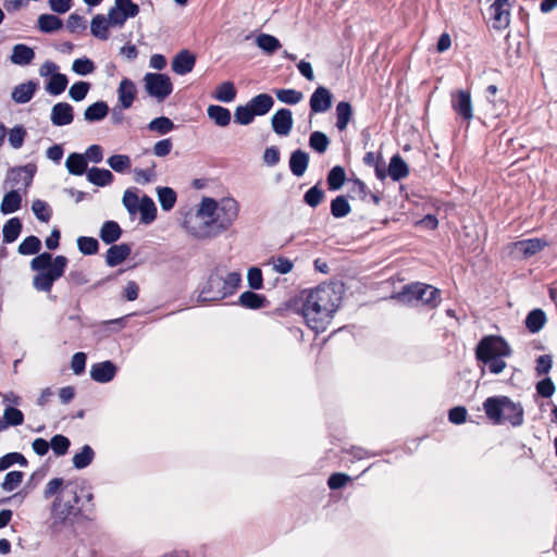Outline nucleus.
Listing matches in <instances>:
<instances>
[{
	"mask_svg": "<svg viewBox=\"0 0 557 557\" xmlns=\"http://www.w3.org/2000/svg\"><path fill=\"white\" fill-rule=\"evenodd\" d=\"M342 301V285L324 283L301 294V314L306 324L322 333L331 323Z\"/></svg>",
	"mask_w": 557,
	"mask_h": 557,
	"instance_id": "nucleus-1",
	"label": "nucleus"
},
{
	"mask_svg": "<svg viewBox=\"0 0 557 557\" xmlns=\"http://www.w3.org/2000/svg\"><path fill=\"white\" fill-rule=\"evenodd\" d=\"M239 272H228L224 267H215L201 285L198 301L202 304L220 301L236 293L240 286Z\"/></svg>",
	"mask_w": 557,
	"mask_h": 557,
	"instance_id": "nucleus-2",
	"label": "nucleus"
},
{
	"mask_svg": "<svg viewBox=\"0 0 557 557\" xmlns=\"http://www.w3.org/2000/svg\"><path fill=\"white\" fill-rule=\"evenodd\" d=\"M79 497L77 486L73 483L64 485L62 494L57 496L51 506V530L57 533L65 527H72L82 513L77 507Z\"/></svg>",
	"mask_w": 557,
	"mask_h": 557,
	"instance_id": "nucleus-3",
	"label": "nucleus"
},
{
	"mask_svg": "<svg viewBox=\"0 0 557 557\" xmlns=\"http://www.w3.org/2000/svg\"><path fill=\"white\" fill-rule=\"evenodd\" d=\"M239 214V205L232 197H224L219 201L215 216L205 222L206 230L199 234L200 238L215 237L227 231Z\"/></svg>",
	"mask_w": 557,
	"mask_h": 557,
	"instance_id": "nucleus-4",
	"label": "nucleus"
},
{
	"mask_svg": "<svg viewBox=\"0 0 557 557\" xmlns=\"http://www.w3.org/2000/svg\"><path fill=\"white\" fill-rule=\"evenodd\" d=\"M441 290L423 283H411L405 285L394 298L403 304H412L421 301L422 304L435 308L440 304Z\"/></svg>",
	"mask_w": 557,
	"mask_h": 557,
	"instance_id": "nucleus-5",
	"label": "nucleus"
},
{
	"mask_svg": "<svg viewBox=\"0 0 557 557\" xmlns=\"http://www.w3.org/2000/svg\"><path fill=\"white\" fill-rule=\"evenodd\" d=\"M509 356H511V348L502 336H484L475 347V358L479 362H488L497 357Z\"/></svg>",
	"mask_w": 557,
	"mask_h": 557,
	"instance_id": "nucleus-6",
	"label": "nucleus"
},
{
	"mask_svg": "<svg viewBox=\"0 0 557 557\" xmlns=\"http://www.w3.org/2000/svg\"><path fill=\"white\" fill-rule=\"evenodd\" d=\"M67 258L64 256L54 257L53 264L47 271L38 272L33 277V287L38 292L49 293L55 281L64 275L67 267Z\"/></svg>",
	"mask_w": 557,
	"mask_h": 557,
	"instance_id": "nucleus-7",
	"label": "nucleus"
},
{
	"mask_svg": "<svg viewBox=\"0 0 557 557\" xmlns=\"http://www.w3.org/2000/svg\"><path fill=\"white\" fill-rule=\"evenodd\" d=\"M144 85L146 92L158 102H163L173 91L170 76L163 73H146Z\"/></svg>",
	"mask_w": 557,
	"mask_h": 557,
	"instance_id": "nucleus-8",
	"label": "nucleus"
},
{
	"mask_svg": "<svg viewBox=\"0 0 557 557\" xmlns=\"http://www.w3.org/2000/svg\"><path fill=\"white\" fill-rule=\"evenodd\" d=\"M36 171L37 166L33 163H28L22 166H14L8 171L5 184L16 186L23 182L24 187L27 188L32 185Z\"/></svg>",
	"mask_w": 557,
	"mask_h": 557,
	"instance_id": "nucleus-9",
	"label": "nucleus"
},
{
	"mask_svg": "<svg viewBox=\"0 0 557 557\" xmlns=\"http://www.w3.org/2000/svg\"><path fill=\"white\" fill-rule=\"evenodd\" d=\"M451 108L463 121L470 122L473 117V108L470 92L468 90H458L453 92Z\"/></svg>",
	"mask_w": 557,
	"mask_h": 557,
	"instance_id": "nucleus-10",
	"label": "nucleus"
},
{
	"mask_svg": "<svg viewBox=\"0 0 557 557\" xmlns=\"http://www.w3.org/2000/svg\"><path fill=\"white\" fill-rule=\"evenodd\" d=\"M333 95L324 86H319L310 96L309 106L313 114L324 113L332 107Z\"/></svg>",
	"mask_w": 557,
	"mask_h": 557,
	"instance_id": "nucleus-11",
	"label": "nucleus"
},
{
	"mask_svg": "<svg viewBox=\"0 0 557 557\" xmlns=\"http://www.w3.org/2000/svg\"><path fill=\"white\" fill-rule=\"evenodd\" d=\"M293 113L287 108L278 109L271 119L273 132L278 136H287L293 128Z\"/></svg>",
	"mask_w": 557,
	"mask_h": 557,
	"instance_id": "nucleus-12",
	"label": "nucleus"
},
{
	"mask_svg": "<svg viewBox=\"0 0 557 557\" xmlns=\"http://www.w3.org/2000/svg\"><path fill=\"white\" fill-rule=\"evenodd\" d=\"M116 372V366L112 361L106 360L91 366L90 377L98 383H109L114 379Z\"/></svg>",
	"mask_w": 557,
	"mask_h": 557,
	"instance_id": "nucleus-13",
	"label": "nucleus"
},
{
	"mask_svg": "<svg viewBox=\"0 0 557 557\" xmlns=\"http://www.w3.org/2000/svg\"><path fill=\"white\" fill-rule=\"evenodd\" d=\"M51 123L54 126H65L74 120V109L69 102H58L51 109Z\"/></svg>",
	"mask_w": 557,
	"mask_h": 557,
	"instance_id": "nucleus-14",
	"label": "nucleus"
},
{
	"mask_svg": "<svg viewBox=\"0 0 557 557\" xmlns=\"http://www.w3.org/2000/svg\"><path fill=\"white\" fill-rule=\"evenodd\" d=\"M132 253V246L127 243L119 245L112 244L106 253V263L108 267L113 268L125 261Z\"/></svg>",
	"mask_w": 557,
	"mask_h": 557,
	"instance_id": "nucleus-15",
	"label": "nucleus"
},
{
	"mask_svg": "<svg viewBox=\"0 0 557 557\" xmlns=\"http://www.w3.org/2000/svg\"><path fill=\"white\" fill-rule=\"evenodd\" d=\"M195 63V55L190 51L184 49L173 58L172 71L177 75H186L193 71Z\"/></svg>",
	"mask_w": 557,
	"mask_h": 557,
	"instance_id": "nucleus-16",
	"label": "nucleus"
},
{
	"mask_svg": "<svg viewBox=\"0 0 557 557\" xmlns=\"http://www.w3.org/2000/svg\"><path fill=\"white\" fill-rule=\"evenodd\" d=\"M505 397L506 396H492L486 398L483 403L485 414L494 424H502Z\"/></svg>",
	"mask_w": 557,
	"mask_h": 557,
	"instance_id": "nucleus-17",
	"label": "nucleus"
},
{
	"mask_svg": "<svg viewBox=\"0 0 557 557\" xmlns=\"http://www.w3.org/2000/svg\"><path fill=\"white\" fill-rule=\"evenodd\" d=\"M508 422L513 426L521 425L523 422V409L520 404L513 403L509 397H505L503 407L502 423Z\"/></svg>",
	"mask_w": 557,
	"mask_h": 557,
	"instance_id": "nucleus-18",
	"label": "nucleus"
},
{
	"mask_svg": "<svg viewBox=\"0 0 557 557\" xmlns=\"http://www.w3.org/2000/svg\"><path fill=\"white\" fill-rule=\"evenodd\" d=\"M137 89L135 83L129 78H123L117 88V99L122 109H129L136 98Z\"/></svg>",
	"mask_w": 557,
	"mask_h": 557,
	"instance_id": "nucleus-19",
	"label": "nucleus"
},
{
	"mask_svg": "<svg viewBox=\"0 0 557 557\" xmlns=\"http://www.w3.org/2000/svg\"><path fill=\"white\" fill-rule=\"evenodd\" d=\"M37 88V82L28 81L15 86L12 90L11 97L16 103L24 104L33 99Z\"/></svg>",
	"mask_w": 557,
	"mask_h": 557,
	"instance_id": "nucleus-20",
	"label": "nucleus"
},
{
	"mask_svg": "<svg viewBox=\"0 0 557 557\" xmlns=\"http://www.w3.org/2000/svg\"><path fill=\"white\" fill-rule=\"evenodd\" d=\"M247 103L256 116H263L273 108L274 99L269 94H259L252 97Z\"/></svg>",
	"mask_w": 557,
	"mask_h": 557,
	"instance_id": "nucleus-21",
	"label": "nucleus"
},
{
	"mask_svg": "<svg viewBox=\"0 0 557 557\" xmlns=\"http://www.w3.org/2000/svg\"><path fill=\"white\" fill-rule=\"evenodd\" d=\"M35 59V51L33 48L24 44H16L12 49L10 60L15 65H28Z\"/></svg>",
	"mask_w": 557,
	"mask_h": 557,
	"instance_id": "nucleus-22",
	"label": "nucleus"
},
{
	"mask_svg": "<svg viewBox=\"0 0 557 557\" xmlns=\"http://www.w3.org/2000/svg\"><path fill=\"white\" fill-rule=\"evenodd\" d=\"M308 164L309 154L306 151L297 149L292 152L289 158V170L295 176H302L308 169Z\"/></svg>",
	"mask_w": 557,
	"mask_h": 557,
	"instance_id": "nucleus-23",
	"label": "nucleus"
},
{
	"mask_svg": "<svg viewBox=\"0 0 557 557\" xmlns=\"http://www.w3.org/2000/svg\"><path fill=\"white\" fill-rule=\"evenodd\" d=\"M87 180L95 186L104 187L113 183L114 176L108 169L92 166L87 171Z\"/></svg>",
	"mask_w": 557,
	"mask_h": 557,
	"instance_id": "nucleus-24",
	"label": "nucleus"
},
{
	"mask_svg": "<svg viewBox=\"0 0 557 557\" xmlns=\"http://www.w3.org/2000/svg\"><path fill=\"white\" fill-rule=\"evenodd\" d=\"M122 233L120 224L110 220L102 224L99 236L104 244L112 245L121 238Z\"/></svg>",
	"mask_w": 557,
	"mask_h": 557,
	"instance_id": "nucleus-25",
	"label": "nucleus"
},
{
	"mask_svg": "<svg viewBox=\"0 0 557 557\" xmlns=\"http://www.w3.org/2000/svg\"><path fill=\"white\" fill-rule=\"evenodd\" d=\"M387 173L394 182H398L409 175V168L399 154H395L389 160Z\"/></svg>",
	"mask_w": 557,
	"mask_h": 557,
	"instance_id": "nucleus-26",
	"label": "nucleus"
},
{
	"mask_svg": "<svg viewBox=\"0 0 557 557\" xmlns=\"http://www.w3.org/2000/svg\"><path fill=\"white\" fill-rule=\"evenodd\" d=\"M110 109L106 101L99 100L88 106L84 111V119L89 123L102 121L109 113Z\"/></svg>",
	"mask_w": 557,
	"mask_h": 557,
	"instance_id": "nucleus-27",
	"label": "nucleus"
},
{
	"mask_svg": "<svg viewBox=\"0 0 557 557\" xmlns=\"http://www.w3.org/2000/svg\"><path fill=\"white\" fill-rule=\"evenodd\" d=\"M66 170L72 175L81 176L83 175L87 170L88 162L87 159L83 153L78 152H72L67 156V159L65 161Z\"/></svg>",
	"mask_w": 557,
	"mask_h": 557,
	"instance_id": "nucleus-28",
	"label": "nucleus"
},
{
	"mask_svg": "<svg viewBox=\"0 0 557 557\" xmlns=\"http://www.w3.org/2000/svg\"><path fill=\"white\" fill-rule=\"evenodd\" d=\"M237 304L244 308L256 310L264 308L268 304V300L263 295L257 294L252 290H246L240 294Z\"/></svg>",
	"mask_w": 557,
	"mask_h": 557,
	"instance_id": "nucleus-29",
	"label": "nucleus"
},
{
	"mask_svg": "<svg viewBox=\"0 0 557 557\" xmlns=\"http://www.w3.org/2000/svg\"><path fill=\"white\" fill-rule=\"evenodd\" d=\"M138 211L140 212V221L144 224H151L157 218V207L152 198L147 195L140 198Z\"/></svg>",
	"mask_w": 557,
	"mask_h": 557,
	"instance_id": "nucleus-30",
	"label": "nucleus"
},
{
	"mask_svg": "<svg viewBox=\"0 0 557 557\" xmlns=\"http://www.w3.org/2000/svg\"><path fill=\"white\" fill-rule=\"evenodd\" d=\"M24 422V413L12 406H8L3 411V420H0V432L9 426H18Z\"/></svg>",
	"mask_w": 557,
	"mask_h": 557,
	"instance_id": "nucleus-31",
	"label": "nucleus"
},
{
	"mask_svg": "<svg viewBox=\"0 0 557 557\" xmlns=\"http://www.w3.org/2000/svg\"><path fill=\"white\" fill-rule=\"evenodd\" d=\"M37 26L41 33L52 34L63 27V22L54 14H41L38 17Z\"/></svg>",
	"mask_w": 557,
	"mask_h": 557,
	"instance_id": "nucleus-32",
	"label": "nucleus"
},
{
	"mask_svg": "<svg viewBox=\"0 0 557 557\" xmlns=\"http://www.w3.org/2000/svg\"><path fill=\"white\" fill-rule=\"evenodd\" d=\"M209 119L220 127H225L231 123V111L222 106L211 104L207 109Z\"/></svg>",
	"mask_w": 557,
	"mask_h": 557,
	"instance_id": "nucleus-33",
	"label": "nucleus"
},
{
	"mask_svg": "<svg viewBox=\"0 0 557 557\" xmlns=\"http://www.w3.org/2000/svg\"><path fill=\"white\" fill-rule=\"evenodd\" d=\"M21 205L22 196L17 190L12 189L4 195L2 202L0 205V211L3 214L14 213L21 209Z\"/></svg>",
	"mask_w": 557,
	"mask_h": 557,
	"instance_id": "nucleus-34",
	"label": "nucleus"
},
{
	"mask_svg": "<svg viewBox=\"0 0 557 557\" xmlns=\"http://www.w3.org/2000/svg\"><path fill=\"white\" fill-rule=\"evenodd\" d=\"M490 10L492 11L493 27L495 29H503L509 25L510 14L506 5L492 4Z\"/></svg>",
	"mask_w": 557,
	"mask_h": 557,
	"instance_id": "nucleus-35",
	"label": "nucleus"
},
{
	"mask_svg": "<svg viewBox=\"0 0 557 557\" xmlns=\"http://www.w3.org/2000/svg\"><path fill=\"white\" fill-rule=\"evenodd\" d=\"M545 246L539 238H530L524 240H519L515 244V248L518 252H520L523 257L528 258L534 256L536 252L542 250Z\"/></svg>",
	"mask_w": 557,
	"mask_h": 557,
	"instance_id": "nucleus-36",
	"label": "nucleus"
},
{
	"mask_svg": "<svg viewBox=\"0 0 557 557\" xmlns=\"http://www.w3.org/2000/svg\"><path fill=\"white\" fill-rule=\"evenodd\" d=\"M23 225L18 218H11L9 219L2 228V235H3V243L11 244L15 242L21 232H22Z\"/></svg>",
	"mask_w": 557,
	"mask_h": 557,
	"instance_id": "nucleus-37",
	"label": "nucleus"
},
{
	"mask_svg": "<svg viewBox=\"0 0 557 557\" xmlns=\"http://www.w3.org/2000/svg\"><path fill=\"white\" fill-rule=\"evenodd\" d=\"M352 116V107L347 101H341L336 106V127L339 132L346 129Z\"/></svg>",
	"mask_w": 557,
	"mask_h": 557,
	"instance_id": "nucleus-38",
	"label": "nucleus"
},
{
	"mask_svg": "<svg viewBox=\"0 0 557 557\" xmlns=\"http://www.w3.org/2000/svg\"><path fill=\"white\" fill-rule=\"evenodd\" d=\"M109 26L107 18L103 14H96L90 23V33L94 37L100 40L109 39Z\"/></svg>",
	"mask_w": 557,
	"mask_h": 557,
	"instance_id": "nucleus-39",
	"label": "nucleus"
},
{
	"mask_svg": "<svg viewBox=\"0 0 557 557\" xmlns=\"http://www.w3.org/2000/svg\"><path fill=\"white\" fill-rule=\"evenodd\" d=\"M546 322V314L542 309L531 310L525 318V327L531 333H537Z\"/></svg>",
	"mask_w": 557,
	"mask_h": 557,
	"instance_id": "nucleus-40",
	"label": "nucleus"
},
{
	"mask_svg": "<svg viewBox=\"0 0 557 557\" xmlns=\"http://www.w3.org/2000/svg\"><path fill=\"white\" fill-rule=\"evenodd\" d=\"M346 181V173L343 166H333L326 176V183L330 190H338L342 188Z\"/></svg>",
	"mask_w": 557,
	"mask_h": 557,
	"instance_id": "nucleus-41",
	"label": "nucleus"
},
{
	"mask_svg": "<svg viewBox=\"0 0 557 557\" xmlns=\"http://www.w3.org/2000/svg\"><path fill=\"white\" fill-rule=\"evenodd\" d=\"M257 46L267 54H273L282 45L280 40L270 34H260L256 38Z\"/></svg>",
	"mask_w": 557,
	"mask_h": 557,
	"instance_id": "nucleus-42",
	"label": "nucleus"
},
{
	"mask_svg": "<svg viewBox=\"0 0 557 557\" xmlns=\"http://www.w3.org/2000/svg\"><path fill=\"white\" fill-rule=\"evenodd\" d=\"M176 125L173 123V121L168 116H159L153 120H151L147 128L150 132L158 133L159 135H166L173 129H175Z\"/></svg>",
	"mask_w": 557,
	"mask_h": 557,
	"instance_id": "nucleus-43",
	"label": "nucleus"
},
{
	"mask_svg": "<svg viewBox=\"0 0 557 557\" xmlns=\"http://www.w3.org/2000/svg\"><path fill=\"white\" fill-rule=\"evenodd\" d=\"M157 194L162 210L170 211L174 208L177 200V195L173 188L158 187Z\"/></svg>",
	"mask_w": 557,
	"mask_h": 557,
	"instance_id": "nucleus-44",
	"label": "nucleus"
},
{
	"mask_svg": "<svg viewBox=\"0 0 557 557\" xmlns=\"http://www.w3.org/2000/svg\"><path fill=\"white\" fill-rule=\"evenodd\" d=\"M331 214L335 218V219H342V218H345L346 215H348L351 211V207L347 200V198L343 195H339V196H336L332 201H331Z\"/></svg>",
	"mask_w": 557,
	"mask_h": 557,
	"instance_id": "nucleus-45",
	"label": "nucleus"
},
{
	"mask_svg": "<svg viewBox=\"0 0 557 557\" xmlns=\"http://www.w3.org/2000/svg\"><path fill=\"white\" fill-rule=\"evenodd\" d=\"M236 97V88L234 83L231 81H226L221 83L214 92V98L221 102L230 103Z\"/></svg>",
	"mask_w": 557,
	"mask_h": 557,
	"instance_id": "nucleus-46",
	"label": "nucleus"
},
{
	"mask_svg": "<svg viewBox=\"0 0 557 557\" xmlns=\"http://www.w3.org/2000/svg\"><path fill=\"white\" fill-rule=\"evenodd\" d=\"M95 458V451L89 445H84L82 450L73 456V466L75 469H85Z\"/></svg>",
	"mask_w": 557,
	"mask_h": 557,
	"instance_id": "nucleus-47",
	"label": "nucleus"
},
{
	"mask_svg": "<svg viewBox=\"0 0 557 557\" xmlns=\"http://www.w3.org/2000/svg\"><path fill=\"white\" fill-rule=\"evenodd\" d=\"M274 94L278 101L286 104H297L304 99V94L292 88L275 89Z\"/></svg>",
	"mask_w": 557,
	"mask_h": 557,
	"instance_id": "nucleus-48",
	"label": "nucleus"
},
{
	"mask_svg": "<svg viewBox=\"0 0 557 557\" xmlns=\"http://www.w3.org/2000/svg\"><path fill=\"white\" fill-rule=\"evenodd\" d=\"M69 84V79L65 74H54L50 77V81L46 85V90L53 96L62 94Z\"/></svg>",
	"mask_w": 557,
	"mask_h": 557,
	"instance_id": "nucleus-49",
	"label": "nucleus"
},
{
	"mask_svg": "<svg viewBox=\"0 0 557 557\" xmlns=\"http://www.w3.org/2000/svg\"><path fill=\"white\" fill-rule=\"evenodd\" d=\"M40 249V239L35 235H30L24 238V240L18 245L17 251L20 255L29 256L38 253Z\"/></svg>",
	"mask_w": 557,
	"mask_h": 557,
	"instance_id": "nucleus-50",
	"label": "nucleus"
},
{
	"mask_svg": "<svg viewBox=\"0 0 557 557\" xmlns=\"http://www.w3.org/2000/svg\"><path fill=\"white\" fill-rule=\"evenodd\" d=\"M330 145L329 137L320 131H314L309 137V147L318 153H324Z\"/></svg>",
	"mask_w": 557,
	"mask_h": 557,
	"instance_id": "nucleus-51",
	"label": "nucleus"
},
{
	"mask_svg": "<svg viewBox=\"0 0 557 557\" xmlns=\"http://www.w3.org/2000/svg\"><path fill=\"white\" fill-rule=\"evenodd\" d=\"M15 463L20 465L21 467H27L28 461L21 453H8L0 457V471H4Z\"/></svg>",
	"mask_w": 557,
	"mask_h": 557,
	"instance_id": "nucleus-52",
	"label": "nucleus"
},
{
	"mask_svg": "<svg viewBox=\"0 0 557 557\" xmlns=\"http://www.w3.org/2000/svg\"><path fill=\"white\" fill-rule=\"evenodd\" d=\"M325 198V191L314 185L310 187L304 195V202L311 208H317Z\"/></svg>",
	"mask_w": 557,
	"mask_h": 557,
	"instance_id": "nucleus-53",
	"label": "nucleus"
},
{
	"mask_svg": "<svg viewBox=\"0 0 557 557\" xmlns=\"http://www.w3.org/2000/svg\"><path fill=\"white\" fill-rule=\"evenodd\" d=\"M107 163L116 173H124L131 169V158L127 154H113L108 158Z\"/></svg>",
	"mask_w": 557,
	"mask_h": 557,
	"instance_id": "nucleus-54",
	"label": "nucleus"
},
{
	"mask_svg": "<svg viewBox=\"0 0 557 557\" xmlns=\"http://www.w3.org/2000/svg\"><path fill=\"white\" fill-rule=\"evenodd\" d=\"M77 247L83 255L92 256L99 250V242L95 237L79 236Z\"/></svg>",
	"mask_w": 557,
	"mask_h": 557,
	"instance_id": "nucleus-55",
	"label": "nucleus"
},
{
	"mask_svg": "<svg viewBox=\"0 0 557 557\" xmlns=\"http://www.w3.org/2000/svg\"><path fill=\"white\" fill-rule=\"evenodd\" d=\"M135 182L141 185L153 182L157 177L156 162L151 161L150 166L147 169H134Z\"/></svg>",
	"mask_w": 557,
	"mask_h": 557,
	"instance_id": "nucleus-56",
	"label": "nucleus"
},
{
	"mask_svg": "<svg viewBox=\"0 0 557 557\" xmlns=\"http://www.w3.org/2000/svg\"><path fill=\"white\" fill-rule=\"evenodd\" d=\"M53 260L50 252H41L30 261V269L37 272L47 271L53 264Z\"/></svg>",
	"mask_w": 557,
	"mask_h": 557,
	"instance_id": "nucleus-57",
	"label": "nucleus"
},
{
	"mask_svg": "<svg viewBox=\"0 0 557 557\" xmlns=\"http://www.w3.org/2000/svg\"><path fill=\"white\" fill-rule=\"evenodd\" d=\"M255 116L256 115L253 114L252 110L248 103H246L245 106H238L235 109L234 121L240 125H249L253 122Z\"/></svg>",
	"mask_w": 557,
	"mask_h": 557,
	"instance_id": "nucleus-58",
	"label": "nucleus"
},
{
	"mask_svg": "<svg viewBox=\"0 0 557 557\" xmlns=\"http://www.w3.org/2000/svg\"><path fill=\"white\" fill-rule=\"evenodd\" d=\"M96 66L94 61L84 57L74 60L72 71L77 75L86 76L95 71Z\"/></svg>",
	"mask_w": 557,
	"mask_h": 557,
	"instance_id": "nucleus-59",
	"label": "nucleus"
},
{
	"mask_svg": "<svg viewBox=\"0 0 557 557\" xmlns=\"http://www.w3.org/2000/svg\"><path fill=\"white\" fill-rule=\"evenodd\" d=\"M24 473L22 471H10L5 474L1 488L5 492L14 491L23 481Z\"/></svg>",
	"mask_w": 557,
	"mask_h": 557,
	"instance_id": "nucleus-60",
	"label": "nucleus"
},
{
	"mask_svg": "<svg viewBox=\"0 0 557 557\" xmlns=\"http://www.w3.org/2000/svg\"><path fill=\"white\" fill-rule=\"evenodd\" d=\"M89 89L90 84L88 82H76L71 86L69 90V96L72 100L79 102L86 98Z\"/></svg>",
	"mask_w": 557,
	"mask_h": 557,
	"instance_id": "nucleus-61",
	"label": "nucleus"
},
{
	"mask_svg": "<svg viewBox=\"0 0 557 557\" xmlns=\"http://www.w3.org/2000/svg\"><path fill=\"white\" fill-rule=\"evenodd\" d=\"M66 28L72 34L82 33L87 28V22L84 16L74 12L71 13L67 17Z\"/></svg>",
	"mask_w": 557,
	"mask_h": 557,
	"instance_id": "nucleus-62",
	"label": "nucleus"
},
{
	"mask_svg": "<svg viewBox=\"0 0 557 557\" xmlns=\"http://www.w3.org/2000/svg\"><path fill=\"white\" fill-rule=\"evenodd\" d=\"M32 210L36 218L41 222H48L51 218V209L49 205L44 200H34L32 203Z\"/></svg>",
	"mask_w": 557,
	"mask_h": 557,
	"instance_id": "nucleus-63",
	"label": "nucleus"
},
{
	"mask_svg": "<svg viewBox=\"0 0 557 557\" xmlns=\"http://www.w3.org/2000/svg\"><path fill=\"white\" fill-rule=\"evenodd\" d=\"M70 445H71L70 440L62 434H57V435L52 436V438L50 441V447L52 448L53 453L57 456L65 455L69 450Z\"/></svg>",
	"mask_w": 557,
	"mask_h": 557,
	"instance_id": "nucleus-64",
	"label": "nucleus"
}]
</instances>
